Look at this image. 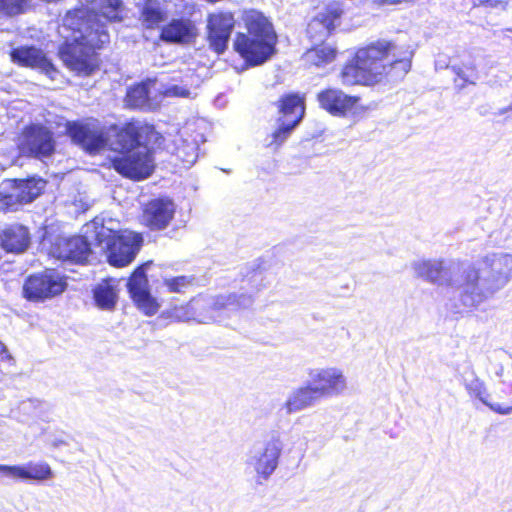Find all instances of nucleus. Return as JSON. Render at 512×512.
<instances>
[{
	"instance_id": "10",
	"label": "nucleus",
	"mask_w": 512,
	"mask_h": 512,
	"mask_svg": "<svg viewBox=\"0 0 512 512\" xmlns=\"http://www.w3.org/2000/svg\"><path fill=\"white\" fill-rule=\"evenodd\" d=\"M153 264L148 260L136 266L127 281V290L134 304L145 315L152 316L157 313L159 304L151 295L146 275L147 269Z\"/></svg>"
},
{
	"instance_id": "19",
	"label": "nucleus",
	"mask_w": 512,
	"mask_h": 512,
	"mask_svg": "<svg viewBox=\"0 0 512 512\" xmlns=\"http://www.w3.org/2000/svg\"><path fill=\"white\" fill-rule=\"evenodd\" d=\"M314 388L321 398L338 395L346 387V380L337 368H324L309 373Z\"/></svg>"
},
{
	"instance_id": "34",
	"label": "nucleus",
	"mask_w": 512,
	"mask_h": 512,
	"mask_svg": "<svg viewBox=\"0 0 512 512\" xmlns=\"http://www.w3.org/2000/svg\"><path fill=\"white\" fill-rule=\"evenodd\" d=\"M25 206L18 196L17 190L0 191V211L4 213L16 212Z\"/></svg>"
},
{
	"instance_id": "6",
	"label": "nucleus",
	"mask_w": 512,
	"mask_h": 512,
	"mask_svg": "<svg viewBox=\"0 0 512 512\" xmlns=\"http://www.w3.org/2000/svg\"><path fill=\"white\" fill-rule=\"evenodd\" d=\"M16 148L21 157L44 160L55 154L56 139L53 131L43 123H29L21 129Z\"/></svg>"
},
{
	"instance_id": "16",
	"label": "nucleus",
	"mask_w": 512,
	"mask_h": 512,
	"mask_svg": "<svg viewBox=\"0 0 512 512\" xmlns=\"http://www.w3.org/2000/svg\"><path fill=\"white\" fill-rule=\"evenodd\" d=\"M198 30L189 18H172L160 29L159 39L170 44H189L195 41Z\"/></svg>"
},
{
	"instance_id": "20",
	"label": "nucleus",
	"mask_w": 512,
	"mask_h": 512,
	"mask_svg": "<svg viewBox=\"0 0 512 512\" xmlns=\"http://www.w3.org/2000/svg\"><path fill=\"white\" fill-rule=\"evenodd\" d=\"M203 308V293L190 298L187 302L171 306L167 312V318L174 322H189L206 324L205 318H209Z\"/></svg>"
},
{
	"instance_id": "4",
	"label": "nucleus",
	"mask_w": 512,
	"mask_h": 512,
	"mask_svg": "<svg viewBox=\"0 0 512 512\" xmlns=\"http://www.w3.org/2000/svg\"><path fill=\"white\" fill-rule=\"evenodd\" d=\"M241 21L246 32H238L233 41L234 50L249 65L257 66L275 53L277 34L272 22L257 9H244Z\"/></svg>"
},
{
	"instance_id": "9",
	"label": "nucleus",
	"mask_w": 512,
	"mask_h": 512,
	"mask_svg": "<svg viewBox=\"0 0 512 512\" xmlns=\"http://www.w3.org/2000/svg\"><path fill=\"white\" fill-rule=\"evenodd\" d=\"M319 107L334 117H347L363 110L361 97L345 93L342 89L327 86L316 94Z\"/></svg>"
},
{
	"instance_id": "28",
	"label": "nucleus",
	"mask_w": 512,
	"mask_h": 512,
	"mask_svg": "<svg viewBox=\"0 0 512 512\" xmlns=\"http://www.w3.org/2000/svg\"><path fill=\"white\" fill-rule=\"evenodd\" d=\"M139 19L146 29H156L166 19V12L156 0H144Z\"/></svg>"
},
{
	"instance_id": "41",
	"label": "nucleus",
	"mask_w": 512,
	"mask_h": 512,
	"mask_svg": "<svg viewBox=\"0 0 512 512\" xmlns=\"http://www.w3.org/2000/svg\"><path fill=\"white\" fill-rule=\"evenodd\" d=\"M4 349V345L0 342V351Z\"/></svg>"
},
{
	"instance_id": "33",
	"label": "nucleus",
	"mask_w": 512,
	"mask_h": 512,
	"mask_svg": "<svg viewBox=\"0 0 512 512\" xmlns=\"http://www.w3.org/2000/svg\"><path fill=\"white\" fill-rule=\"evenodd\" d=\"M26 480L43 481L52 478L53 472L50 466L45 463L29 462L25 465Z\"/></svg>"
},
{
	"instance_id": "1",
	"label": "nucleus",
	"mask_w": 512,
	"mask_h": 512,
	"mask_svg": "<svg viewBox=\"0 0 512 512\" xmlns=\"http://www.w3.org/2000/svg\"><path fill=\"white\" fill-rule=\"evenodd\" d=\"M112 138L103 127L81 120L67 121L65 133L85 153L95 156L108 149L115 153L103 164L125 179L134 182L148 179L156 169L155 153L165 149V137L153 124L137 120L111 125Z\"/></svg>"
},
{
	"instance_id": "21",
	"label": "nucleus",
	"mask_w": 512,
	"mask_h": 512,
	"mask_svg": "<svg viewBox=\"0 0 512 512\" xmlns=\"http://www.w3.org/2000/svg\"><path fill=\"white\" fill-rule=\"evenodd\" d=\"M305 100V95L299 92H289L280 96L275 103L279 120L299 124L305 115Z\"/></svg>"
},
{
	"instance_id": "2",
	"label": "nucleus",
	"mask_w": 512,
	"mask_h": 512,
	"mask_svg": "<svg viewBox=\"0 0 512 512\" xmlns=\"http://www.w3.org/2000/svg\"><path fill=\"white\" fill-rule=\"evenodd\" d=\"M90 8L76 7L67 11L66 25L80 33L78 37L64 40L58 47L57 56L64 66L77 76L89 77L101 66L98 50L110 41L105 23L124 20L122 0H86Z\"/></svg>"
},
{
	"instance_id": "31",
	"label": "nucleus",
	"mask_w": 512,
	"mask_h": 512,
	"mask_svg": "<svg viewBox=\"0 0 512 512\" xmlns=\"http://www.w3.org/2000/svg\"><path fill=\"white\" fill-rule=\"evenodd\" d=\"M469 394L477 397L481 402L488 406L492 411L501 415L512 413V401L509 402H488L486 399V389L484 384L479 382L475 387H468Z\"/></svg>"
},
{
	"instance_id": "5",
	"label": "nucleus",
	"mask_w": 512,
	"mask_h": 512,
	"mask_svg": "<svg viewBox=\"0 0 512 512\" xmlns=\"http://www.w3.org/2000/svg\"><path fill=\"white\" fill-rule=\"evenodd\" d=\"M95 240L98 244L105 243L106 262L114 268L131 265L144 245L143 234L129 229L109 230L105 237L97 233Z\"/></svg>"
},
{
	"instance_id": "22",
	"label": "nucleus",
	"mask_w": 512,
	"mask_h": 512,
	"mask_svg": "<svg viewBox=\"0 0 512 512\" xmlns=\"http://www.w3.org/2000/svg\"><path fill=\"white\" fill-rule=\"evenodd\" d=\"M48 184V181L38 175L26 178H14L10 180L12 190H17L24 205H28L40 197Z\"/></svg>"
},
{
	"instance_id": "27",
	"label": "nucleus",
	"mask_w": 512,
	"mask_h": 512,
	"mask_svg": "<svg viewBox=\"0 0 512 512\" xmlns=\"http://www.w3.org/2000/svg\"><path fill=\"white\" fill-rule=\"evenodd\" d=\"M321 399L320 395L311 385H305L295 389L285 402L288 413H294L312 406Z\"/></svg>"
},
{
	"instance_id": "17",
	"label": "nucleus",
	"mask_w": 512,
	"mask_h": 512,
	"mask_svg": "<svg viewBox=\"0 0 512 512\" xmlns=\"http://www.w3.org/2000/svg\"><path fill=\"white\" fill-rule=\"evenodd\" d=\"M480 269L474 264L467 266L460 275L458 287L460 288V300L464 305L477 306L486 298V293L480 288Z\"/></svg>"
},
{
	"instance_id": "32",
	"label": "nucleus",
	"mask_w": 512,
	"mask_h": 512,
	"mask_svg": "<svg viewBox=\"0 0 512 512\" xmlns=\"http://www.w3.org/2000/svg\"><path fill=\"white\" fill-rule=\"evenodd\" d=\"M164 286L170 293H185L195 284L194 276H175L163 280Z\"/></svg>"
},
{
	"instance_id": "13",
	"label": "nucleus",
	"mask_w": 512,
	"mask_h": 512,
	"mask_svg": "<svg viewBox=\"0 0 512 512\" xmlns=\"http://www.w3.org/2000/svg\"><path fill=\"white\" fill-rule=\"evenodd\" d=\"M10 60L19 67L38 69L50 78L58 72L46 53L34 45H22L9 51Z\"/></svg>"
},
{
	"instance_id": "29",
	"label": "nucleus",
	"mask_w": 512,
	"mask_h": 512,
	"mask_svg": "<svg viewBox=\"0 0 512 512\" xmlns=\"http://www.w3.org/2000/svg\"><path fill=\"white\" fill-rule=\"evenodd\" d=\"M453 73V83L455 88L463 89L468 85L475 83L477 78L476 66L470 61H461L449 67Z\"/></svg>"
},
{
	"instance_id": "25",
	"label": "nucleus",
	"mask_w": 512,
	"mask_h": 512,
	"mask_svg": "<svg viewBox=\"0 0 512 512\" xmlns=\"http://www.w3.org/2000/svg\"><path fill=\"white\" fill-rule=\"evenodd\" d=\"M115 282V279L107 277L94 286L93 299L100 309L113 310L115 308L118 300Z\"/></svg>"
},
{
	"instance_id": "39",
	"label": "nucleus",
	"mask_w": 512,
	"mask_h": 512,
	"mask_svg": "<svg viewBox=\"0 0 512 512\" xmlns=\"http://www.w3.org/2000/svg\"><path fill=\"white\" fill-rule=\"evenodd\" d=\"M172 90L174 91V94L180 95V96H187L189 92L187 90H183L182 92H176V87H173Z\"/></svg>"
},
{
	"instance_id": "26",
	"label": "nucleus",
	"mask_w": 512,
	"mask_h": 512,
	"mask_svg": "<svg viewBox=\"0 0 512 512\" xmlns=\"http://www.w3.org/2000/svg\"><path fill=\"white\" fill-rule=\"evenodd\" d=\"M418 275L428 282L434 284L452 285L448 269L443 260H428L417 265Z\"/></svg>"
},
{
	"instance_id": "24",
	"label": "nucleus",
	"mask_w": 512,
	"mask_h": 512,
	"mask_svg": "<svg viewBox=\"0 0 512 512\" xmlns=\"http://www.w3.org/2000/svg\"><path fill=\"white\" fill-rule=\"evenodd\" d=\"M339 51L335 43L320 42L313 44L303 55L307 66L323 68L338 57Z\"/></svg>"
},
{
	"instance_id": "12",
	"label": "nucleus",
	"mask_w": 512,
	"mask_h": 512,
	"mask_svg": "<svg viewBox=\"0 0 512 512\" xmlns=\"http://www.w3.org/2000/svg\"><path fill=\"white\" fill-rule=\"evenodd\" d=\"M91 254V245L82 235H59L53 239L49 247L51 257L74 264H86Z\"/></svg>"
},
{
	"instance_id": "38",
	"label": "nucleus",
	"mask_w": 512,
	"mask_h": 512,
	"mask_svg": "<svg viewBox=\"0 0 512 512\" xmlns=\"http://www.w3.org/2000/svg\"><path fill=\"white\" fill-rule=\"evenodd\" d=\"M509 0H472L474 6H489L495 7L497 5H506Z\"/></svg>"
},
{
	"instance_id": "18",
	"label": "nucleus",
	"mask_w": 512,
	"mask_h": 512,
	"mask_svg": "<svg viewBox=\"0 0 512 512\" xmlns=\"http://www.w3.org/2000/svg\"><path fill=\"white\" fill-rule=\"evenodd\" d=\"M31 244V234L27 226L21 223L5 225L0 230V248L8 254H22Z\"/></svg>"
},
{
	"instance_id": "11",
	"label": "nucleus",
	"mask_w": 512,
	"mask_h": 512,
	"mask_svg": "<svg viewBox=\"0 0 512 512\" xmlns=\"http://www.w3.org/2000/svg\"><path fill=\"white\" fill-rule=\"evenodd\" d=\"M206 40L209 48L220 55L223 54L235 28V16L232 11L220 10L207 15Z\"/></svg>"
},
{
	"instance_id": "37",
	"label": "nucleus",
	"mask_w": 512,
	"mask_h": 512,
	"mask_svg": "<svg viewBox=\"0 0 512 512\" xmlns=\"http://www.w3.org/2000/svg\"><path fill=\"white\" fill-rule=\"evenodd\" d=\"M0 472L13 478L26 480L25 466H9L0 464Z\"/></svg>"
},
{
	"instance_id": "30",
	"label": "nucleus",
	"mask_w": 512,
	"mask_h": 512,
	"mask_svg": "<svg viewBox=\"0 0 512 512\" xmlns=\"http://www.w3.org/2000/svg\"><path fill=\"white\" fill-rule=\"evenodd\" d=\"M149 87L140 82L130 86L125 95V103L132 109H141L149 104Z\"/></svg>"
},
{
	"instance_id": "3",
	"label": "nucleus",
	"mask_w": 512,
	"mask_h": 512,
	"mask_svg": "<svg viewBox=\"0 0 512 512\" xmlns=\"http://www.w3.org/2000/svg\"><path fill=\"white\" fill-rule=\"evenodd\" d=\"M414 52L407 44L378 38L355 49L339 72L346 87H374L402 81L411 71Z\"/></svg>"
},
{
	"instance_id": "35",
	"label": "nucleus",
	"mask_w": 512,
	"mask_h": 512,
	"mask_svg": "<svg viewBox=\"0 0 512 512\" xmlns=\"http://www.w3.org/2000/svg\"><path fill=\"white\" fill-rule=\"evenodd\" d=\"M176 156L182 162L183 166L193 165L198 158V146L195 143L183 141L176 147Z\"/></svg>"
},
{
	"instance_id": "8",
	"label": "nucleus",
	"mask_w": 512,
	"mask_h": 512,
	"mask_svg": "<svg viewBox=\"0 0 512 512\" xmlns=\"http://www.w3.org/2000/svg\"><path fill=\"white\" fill-rule=\"evenodd\" d=\"M176 213V204L168 196H160L145 202L141 207L139 223L149 232L166 230Z\"/></svg>"
},
{
	"instance_id": "36",
	"label": "nucleus",
	"mask_w": 512,
	"mask_h": 512,
	"mask_svg": "<svg viewBox=\"0 0 512 512\" xmlns=\"http://www.w3.org/2000/svg\"><path fill=\"white\" fill-rule=\"evenodd\" d=\"M297 125L290 121H281V124L272 132L268 146L274 148L281 146Z\"/></svg>"
},
{
	"instance_id": "40",
	"label": "nucleus",
	"mask_w": 512,
	"mask_h": 512,
	"mask_svg": "<svg viewBox=\"0 0 512 512\" xmlns=\"http://www.w3.org/2000/svg\"><path fill=\"white\" fill-rule=\"evenodd\" d=\"M506 112H512V103L508 107L500 110V114H504Z\"/></svg>"
},
{
	"instance_id": "7",
	"label": "nucleus",
	"mask_w": 512,
	"mask_h": 512,
	"mask_svg": "<svg viewBox=\"0 0 512 512\" xmlns=\"http://www.w3.org/2000/svg\"><path fill=\"white\" fill-rule=\"evenodd\" d=\"M67 287L66 278L54 269L30 274L22 286L23 297L30 302H45L61 295Z\"/></svg>"
},
{
	"instance_id": "14",
	"label": "nucleus",
	"mask_w": 512,
	"mask_h": 512,
	"mask_svg": "<svg viewBox=\"0 0 512 512\" xmlns=\"http://www.w3.org/2000/svg\"><path fill=\"white\" fill-rule=\"evenodd\" d=\"M342 14L343 11L339 6L330 4L309 21L306 35L312 45L326 42L327 38L334 32Z\"/></svg>"
},
{
	"instance_id": "15",
	"label": "nucleus",
	"mask_w": 512,
	"mask_h": 512,
	"mask_svg": "<svg viewBox=\"0 0 512 512\" xmlns=\"http://www.w3.org/2000/svg\"><path fill=\"white\" fill-rule=\"evenodd\" d=\"M250 296L244 293L217 294L208 298L203 294L204 313L209 316L205 318L206 324L216 321V315L221 313H236L247 307Z\"/></svg>"
},
{
	"instance_id": "23",
	"label": "nucleus",
	"mask_w": 512,
	"mask_h": 512,
	"mask_svg": "<svg viewBox=\"0 0 512 512\" xmlns=\"http://www.w3.org/2000/svg\"><path fill=\"white\" fill-rule=\"evenodd\" d=\"M281 452L282 444L279 438L274 437L266 442L255 463V471L258 477L267 479L275 471Z\"/></svg>"
}]
</instances>
